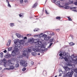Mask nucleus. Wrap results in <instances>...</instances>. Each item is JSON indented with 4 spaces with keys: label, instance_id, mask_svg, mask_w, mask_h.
Segmentation results:
<instances>
[{
    "label": "nucleus",
    "instance_id": "51",
    "mask_svg": "<svg viewBox=\"0 0 77 77\" xmlns=\"http://www.w3.org/2000/svg\"><path fill=\"white\" fill-rule=\"evenodd\" d=\"M6 2L7 3H9V1L8 0H6Z\"/></svg>",
    "mask_w": 77,
    "mask_h": 77
},
{
    "label": "nucleus",
    "instance_id": "60",
    "mask_svg": "<svg viewBox=\"0 0 77 77\" xmlns=\"http://www.w3.org/2000/svg\"><path fill=\"white\" fill-rule=\"evenodd\" d=\"M52 36H54V33H52Z\"/></svg>",
    "mask_w": 77,
    "mask_h": 77
},
{
    "label": "nucleus",
    "instance_id": "8",
    "mask_svg": "<svg viewBox=\"0 0 77 77\" xmlns=\"http://www.w3.org/2000/svg\"><path fill=\"white\" fill-rule=\"evenodd\" d=\"M63 67L65 71H67L68 70L70 69V68H69L68 67V66H63Z\"/></svg>",
    "mask_w": 77,
    "mask_h": 77
},
{
    "label": "nucleus",
    "instance_id": "36",
    "mask_svg": "<svg viewBox=\"0 0 77 77\" xmlns=\"http://www.w3.org/2000/svg\"><path fill=\"white\" fill-rule=\"evenodd\" d=\"M76 8H77L75 7L70 8V9H76Z\"/></svg>",
    "mask_w": 77,
    "mask_h": 77
},
{
    "label": "nucleus",
    "instance_id": "29",
    "mask_svg": "<svg viewBox=\"0 0 77 77\" xmlns=\"http://www.w3.org/2000/svg\"><path fill=\"white\" fill-rule=\"evenodd\" d=\"M39 30V29H38V28H36L34 30V32H38V30Z\"/></svg>",
    "mask_w": 77,
    "mask_h": 77
},
{
    "label": "nucleus",
    "instance_id": "19",
    "mask_svg": "<svg viewBox=\"0 0 77 77\" xmlns=\"http://www.w3.org/2000/svg\"><path fill=\"white\" fill-rule=\"evenodd\" d=\"M17 47V48L18 47H20V42L19 43H18L16 44Z\"/></svg>",
    "mask_w": 77,
    "mask_h": 77
},
{
    "label": "nucleus",
    "instance_id": "41",
    "mask_svg": "<svg viewBox=\"0 0 77 77\" xmlns=\"http://www.w3.org/2000/svg\"><path fill=\"white\" fill-rule=\"evenodd\" d=\"M17 37L19 38H21V35H20V34H19V35H18V36H17Z\"/></svg>",
    "mask_w": 77,
    "mask_h": 77
},
{
    "label": "nucleus",
    "instance_id": "1",
    "mask_svg": "<svg viewBox=\"0 0 77 77\" xmlns=\"http://www.w3.org/2000/svg\"><path fill=\"white\" fill-rule=\"evenodd\" d=\"M29 42H32V43H35V48H33L32 50L34 51H40L41 50V48H45V46L42 44V42L39 41L36 42H35L34 40L32 39H30L29 40Z\"/></svg>",
    "mask_w": 77,
    "mask_h": 77
},
{
    "label": "nucleus",
    "instance_id": "47",
    "mask_svg": "<svg viewBox=\"0 0 77 77\" xmlns=\"http://www.w3.org/2000/svg\"><path fill=\"white\" fill-rule=\"evenodd\" d=\"M8 6H9V7H11V6L10 4H9V2L8 3Z\"/></svg>",
    "mask_w": 77,
    "mask_h": 77
},
{
    "label": "nucleus",
    "instance_id": "53",
    "mask_svg": "<svg viewBox=\"0 0 77 77\" xmlns=\"http://www.w3.org/2000/svg\"><path fill=\"white\" fill-rule=\"evenodd\" d=\"M70 4H72L73 3V1H70Z\"/></svg>",
    "mask_w": 77,
    "mask_h": 77
},
{
    "label": "nucleus",
    "instance_id": "46",
    "mask_svg": "<svg viewBox=\"0 0 77 77\" xmlns=\"http://www.w3.org/2000/svg\"><path fill=\"white\" fill-rule=\"evenodd\" d=\"M45 12L47 15H48V13L47 12V10H46L45 11Z\"/></svg>",
    "mask_w": 77,
    "mask_h": 77
},
{
    "label": "nucleus",
    "instance_id": "17",
    "mask_svg": "<svg viewBox=\"0 0 77 77\" xmlns=\"http://www.w3.org/2000/svg\"><path fill=\"white\" fill-rule=\"evenodd\" d=\"M60 54H59L60 56H62L63 55V52L62 51H60L59 52Z\"/></svg>",
    "mask_w": 77,
    "mask_h": 77
},
{
    "label": "nucleus",
    "instance_id": "4",
    "mask_svg": "<svg viewBox=\"0 0 77 77\" xmlns=\"http://www.w3.org/2000/svg\"><path fill=\"white\" fill-rule=\"evenodd\" d=\"M20 64L23 66L24 67H26L27 66V63H26V61L24 60H21L20 62Z\"/></svg>",
    "mask_w": 77,
    "mask_h": 77
},
{
    "label": "nucleus",
    "instance_id": "25",
    "mask_svg": "<svg viewBox=\"0 0 77 77\" xmlns=\"http://www.w3.org/2000/svg\"><path fill=\"white\" fill-rule=\"evenodd\" d=\"M69 44L70 45L72 46L74 45H75V44L74 43L72 42H71L69 43Z\"/></svg>",
    "mask_w": 77,
    "mask_h": 77
},
{
    "label": "nucleus",
    "instance_id": "24",
    "mask_svg": "<svg viewBox=\"0 0 77 77\" xmlns=\"http://www.w3.org/2000/svg\"><path fill=\"white\" fill-rule=\"evenodd\" d=\"M23 16H24V15L23 13H21L19 14L20 17H23Z\"/></svg>",
    "mask_w": 77,
    "mask_h": 77
},
{
    "label": "nucleus",
    "instance_id": "3",
    "mask_svg": "<svg viewBox=\"0 0 77 77\" xmlns=\"http://www.w3.org/2000/svg\"><path fill=\"white\" fill-rule=\"evenodd\" d=\"M7 63V61L5 58L3 60H1L0 63L2 65H4L5 67H6V63Z\"/></svg>",
    "mask_w": 77,
    "mask_h": 77
},
{
    "label": "nucleus",
    "instance_id": "56",
    "mask_svg": "<svg viewBox=\"0 0 77 77\" xmlns=\"http://www.w3.org/2000/svg\"><path fill=\"white\" fill-rule=\"evenodd\" d=\"M24 39H27V37H26V36L24 37Z\"/></svg>",
    "mask_w": 77,
    "mask_h": 77
},
{
    "label": "nucleus",
    "instance_id": "61",
    "mask_svg": "<svg viewBox=\"0 0 77 77\" xmlns=\"http://www.w3.org/2000/svg\"><path fill=\"white\" fill-rule=\"evenodd\" d=\"M62 76V74L60 73L59 75V76Z\"/></svg>",
    "mask_w": 77,
    "mask_h": 77
},
{
    "label": "nucleus",
    "instance_id": "14",
    "mask_svg": "<svg viewBox=\"0 0 77 77\" xmlns=\"http://www.w3.org/2000/svg\"><path fill=\"white\" fill-rule=\"evenodd\" d=\"M38 3H35L34 4L32 8H36V6L38 5Z\"/></svg>",
    "mask_w": 77,
    "mask_h": 77
},
{
    "label": "nucleus",
    "instance_id": "12",
    "mask_svg": "<svg viewBox=\"0 0 77 77\" xmlns=\"http://www.w3.org/2000/svg\"><path fill=\"white\" fill-rule=\"evenodd\" d=\"M12 41L11 40H8V42L7 44V46H9L11 45V43Z\"/></svg>",
    "mask_w": 77,
    "mask_h": 77
},
{
    "label": "nucleus",
    "instance_id": "44",
    "mask_svg": "<svg viewBox=\"0 0 77 77\" xmlns=\"http://www.w3.org/2000/svg\"><path fill=\"white\" fill-rule=\"evenodd\" d=\"M46 32H47V33L48 35H50V31H46Z\"/></svg>",
    "mask_w": 77,
    "mask_h": 77
},
{
    "label": "nucleus",
    "instance_id": "64",
    "mask_svg": "<svg viewBox=\"0 0 77 77\" xmlns=\"http://www.w3.org/2000/svg\"><path fill=\"white\" fill-rule=\"evenodd\" d=\"M38 55L39 56V55H40V53L38 54Z\"/></svg>",
    "mask_w": 77,
    "mask_h": 77
},
{
    "label": "nucleus",
    "instance_id": "32",
    "mask_svg": "<svg viewBox=\"0 0 77 77\" xmlns=\"http://www.w3.org/2000/svg\"><path fill=\"white\" fill-rule=\"evenodd\" d=\"M15 67H16V68H17V67H19V64H16L15 65Z\"/></svg>",
    "mask_w": 77,
    "mask_h": 77
},
{
    "label": "nucleus",
    "instance_id": "20",
    "mask_svg": "<svg viewBox=\"0 0 77 77\" xmlns=\"http://www.w3.org/2000/svg\"><path fill=\"white\" fill-rule=\"evenodd\" d=\"M10 27H13V26H15V25H14V23H11L10 24Z\"/></svg>",
    "mask_w": 77,
    "mask_h": 77
},
{
    "label": "nucleus",
    "instance_id": "10",
    "mask_svg": "<svg viewBox=\"0 0 77 77\" xmlns=\"http://www.w3.org/2000/svg\"><path fill=\"white\" fill-rule=\"evenodd\" d=\"M20 42V40L19 39H16L14 40V43L15 44H16L18 43H19Z\"/></svg>",
    "mask_w": 77,
    "mask_h": 77
},
{
    "label": "nucleus",
    "instance_id": "18",
    "mask_svg": "<svg viewBox=\"0 0 77 77\" xmlns=\"http://www.w3.org/2000/svg\"><path fill=\"white\" fill-rule=\"evenodd\" d=\"M19 43L20 44H24V41H23V40H19Z\"/></svg>",
    "mask_w": 77,
    "mask_h": 77
},
{
    "label": "nucleus",
    "instance_id": "58",
    "mask_svg": "<svg viewBox=\"0 0 77 77\" xmlns=\"http://www.w3.org/2000/svg\"><path fill=\"white\" fill-rule=\"evenodd\" d=\"M56 30H57V32H59V31L60 30L59 29H57Z\"/></svg>",
    "mask_w": 77,
    "mask_h": 77
},
{
    "label": "nucleus",
    "instance_id": "23",
    "mask_svg": "<svg viewBox=\"0 0 77 77\" xmlns=\"http://www.w3.org/2000/svg\"><path fill=\"white\" fill-rule=\"evenodd\" d=\"M64 59L65 61H68V58H66V57H64Z\"/></svg>",
    "mask_w": 77,
    "mask_h": 77
},
{
    "label": "nucleus",
    "instance_id": "55",
    "mask_svg": "<svg viewBox=\"0 0 77 77\" xmlns=\"http://www.w3.org/2000/svg\"><path fill=\"white\" fill-rule=\"evenodd\" d=\"M74 4L75 5H77V1L75 2Z\"/></svg>",
    "mask_w": 77,
    "mask_h": 77
},
{
    "label": "nucleus",
    "instance_id": "52",
    "mask_svg": "<svg viewBox=\"0 0 77 77\" xmlns=\"http://www.w3.org/2000/svg\"><path fill=\"white\" fill-rule=\"evenodd\" d=\"M4 52L5 53H6V52H7V51H6V50H5L4 51Z\"/></svg>",
    "mask_w": 77,
    "mask_h": 77
},
{
    "label": "nucleus",
    "instance_id": "38",
    "mask_svg": "<svg viewBox=\"0 0 77 77\" xmlns=\"http://www.w3.org/2000/svg\"><path fill=\"white\" fill-rule=\"evenodd\" d=\"M72 11H73V12H77V9H76V10L72 9Z\"/></svg>",
    "mask_w": 77,
    "mask_h": 77
},
{
    "label": "nucleus",
    "instance_id": "43",
    "mask_svg": "<svg viewBox=\"0 0 77 77\" xmlns=\"http://www.w3.org/2000/svg\"><path fill=\"white\" fill-rule=\"evenodd\" d=\"M32 35L30 34H28L27 35V36H30Z\"/></svg>",
    "mask_w": 77,
    "mask_h": 77
},
{
    "label": "nucleus",
    "instance_id": "54",
    "mask_svg": "<svg viewBox=\"0 0 77 77\" xmlns=\"http://www.w3.org/2000/svg\"><path fill=\"white\" fill-rule=\"evenodd\" d=\"M76 60H76V61L75 62H76V61L77 60V56H76L75 57Z\"/></svg>",
    "mask_w": 77,
    "mask_h": 77
},
{
    "label": "nucleus",
    "instance_id": "6",
    "mask_svg": "<svg viewBox=\"0 0 77 77\" xmlns=\"http://www.w3.org/2000/svg\"><path fill=\"white\" fill-rule=\"evenodd\" d=\"M67 57L69 59V60L70 61V62H75L76 61V60H74V59H72L71 58V57L69 55H68L67 56Z\"/></svg>",
    "mask_w": 77,
    "mask_h": 77
},
{
    "label": "nucleus",
    "instance_id": "57",
    "mask_svg": "<svg viewBox=\"0 0 77 77\" xmlns=\"http://www.w3.org/2000/svg\"><path fill=\"white\" fill-rule=\"evenodd\" d=\"M48 39H50V38H51V37L50 36H48Z\"/></svg>",
    "mask_w": 77,
    "mask_h": 77
},
{
    "label": "nucleus",
    "instance_id": "2",
    "mask_svg": "<svg viewBox=\"0 0 77 77\" xmlns=\"http://www.w3.org/2000/svg\"><path fill=\"white\" fill-rule=\"evenodd\" d=\"M45 50V47L42 48H41V50L40 51H35V52H32V56H36V52H41V51H44Z\"/></svg>",
    "mask_w": 77,
    "mask_h": 77
},
{
    "label": "nucleus",
    "instance_id": "27",
    "mask_svg": "<svg viewBox=\"0 0 77 77\" xmlns=\"http://www.w3.org/2000/svg\"><path fill=\"white\" fill-rule=\"evenodd\" d=\"M15 69V67L12 66H11L10 69Z\"/></svg>",
    "mask_w": 77,
    "mask_h": 77
},
{
    "label": "nucleus",
    "instance_id": "48",
    "mask_svg": "<svg viewBox=\"0 0 77 77\" xmlns=\"http://www.w3.org/2000/svg\"><path fill=\"white\" fill-rule=\"evenodd\" d=\"M31 65H33V64H34V62H33V61H31Z\"/></svg>",
    "mask_w": 77,
    "mask_h": 77
},
{
    "label": "nucleus",
    "instance_id": "50",
    "mask_svg": "<svg viewBox=\"0 0 77 77\" xmlns=\"http://www.w3.org/2000/svg\"><path fill=\"white\" fill-rule=\"evenodd\" d=\"M53 1H52V2H53V3H54V2H56V0H53Z\"/></svg>",
    "mask_w": 77,
    "mask_h": 77
},
{
    "label": "nucleus",
    "instance_id": "7",
    "mask_svg": "<svg viewBox=\"0 0 77 77\" xmlns=\"http://www.w3.org/2000/svg\"><path fill=\"white\" fill-rule=\"evenodd\" d=\"M5 57L7 59H9L11 57V54L9 53H7V54L5 55Z\"/></svg>",
    "mask_w": 77,
    "mask_h": 77
},
{
    "label": "nucleus",
    "instance_id": "31",
    "mask_svg": "<svg viewBox=\"0 0 77 77\" xmlns=\"http://www.w3.org/2000/svg\"><path fill=\"white\" fill-rule=\"evenodd\" d=\"M53 43H51L49 45V46L48 47V48H50V47H51V46L53 44Z\"/></svg>",
    "mask_w": 77,
    "mask_h": 77
},
{
    "label": "nucleus",
    "instance_id": "16",
    "mask_svg": "<svg viewBox=\"0 0 77 77\" xmlns=\"http://www.w3.org/2000/svg\"><path fill=\"white\" fill-rule=\"evenodd\" d=\"M60 1H57V2H55V3L56 5H59V6H60Z\"/></svg>",
    "mask_w": 77,
    "mask_h": 77
},
{
    "label": "nucleus",
    "instance_id": "45",
    "mask_svg": "<svg viewBox=\"0 0 77 77\" xmlns=\"http://www.w3.org/2000/svg\"><path fill=\"white\" fill-rule=\"evenodd\" d=\"M20 3H23V0H20Z\"/></svg>",
    "mask_w": 77,
    "mask_h": 77
},
{
    "label": "nucleus",
    "instance_id": "59",
    "mask_svg": "<svg viewBox=\"0 0 77 77\" xmlns=\"http://www.w3.org/2000/svg\"><path fill=\"white\" fill-rule=\"evenodd\" d=\"M16 35L17 36H18V35H19V34L16 33Z\"/></svg>",
    "mask_w": 77,
    "mask_h": 77
},
{
    "label": "nucleus",
    "instance_id": "49",
    "mask_svg": "<svg viewBox=\"0 0 77 77\" xmlns=\"http://www.w3.org/2000/svg\"><path fill=\"white\" fill-rule=\"evenodd\" d=\"M67 65H68V66H71V64L70 63H69Z\"/></svg>",
    "mask_w": 77,
    "mask_h": 77
},
{
    "label": "nucleus",
    "instance_id": "63",
    "mask_svg": "<svg viewBox=\"0 0 77 77\" xmlns=\"http://www.w3.org/2000/svg\"><path fill=\"white\" fill-rule=\"evenodd\" d=\"M27 2V0H25V2Z\"/></svg>",
    "mask_w": 77,
    "mask_h": 77
},
{
    "label": "nucleus",
    "instance_id": "26",
    "mask_svg": "<svg viewBox=\"0 0 77 77\" xmlns=\"http://www.w3.org/2000/svg\"><path fill=\"white\" fill-rule=\"evenodd\" d=\"M12 47H11L8 48V51H11L12 50Z\"/></svg>",
    "mask_w": 77,
    "mask_h": 77
},
{
    "label": "nucleus",
    "instance_id": "39",
    "mask_svg": "<svg viewBox=\"0 0 77 77\" xmlns=\"http://www.w3.org/2000/svg\"><path fill=\"white\" fill-rule=\"evenodd\" d=\"M23 71H26V68H23L22 69Z\"/></svg>",
    "mask_w": 77,
    "mask_h": 77
},
{
    "label": "nucleus",
    "instance_id": "30",
    "mask_svg": "<svg viewBox=\"0 0 77 77\" xmlns=\"http://www.w3.org/2000/svg\"><path fill=\"white\" fill-rule=\"evenodd\" d=\"M70 57H71V58L72 59H73V58H75V57H74V54H72L71 56H70Z\"/></svg>",
    "mask_w": 77,
    "mask_h": 77
},
{
    "label": "nucleus",
    "instance_id": "22",
    "mask_svg": "<svg viewBox=\"0 0 77 77\" xmlns=\"http://www.w3.org/2000/svg\"><path fill=\"white\" fill-rule=\"evenodd\" d=\"M54 38H52L50 39L49 40V42H51H51H53V41H54Z\"/></svg>",
    "mask_w": 77,
    "mask_h": 77
},
{
    "label": "nucleus",
    "instance_id": "11",
    "mask_svg": "<svg viewBox=\"0 0 77 77\" xmlns=\"http://www.w3.org/2000/svg\"><path fill=\"white\" fill-rule=\"evenodd\" d=\"M10 60H11L12 61H16V60H17V58H14V57H11V58L10 59Z\"/></svg>",
    "mask_w": 77,
    "mask_h": 77
},
{
    "label": "nucleus",
    "instance_id": "35",
    "mask_svg": "<svg viewBox=\"0 0 77 77\" xmlns=\"http://www.w3.org/2000/svg\"><path fill=\"white\" fill-rule=\"evenodd\" d=\"M64 8L66 9H69V7L68 6H66V7H64Z\"/></svg>",
    "mask_w": 77,
    "mask_h": 77
},
{
    "label": "nucleus",
    "instance_id": "21",
    "mask_svg": "<svg viewBox=\"0 0 77 77\" xmlns=\"http://www.w3.org/2000/svg\"><path fill=\"white\" fill-rule=\"evenodd\" d=\"M63 56L64 57H66V53L64 51V52H63Z\"/></svg>",
    "mask_w": 77,
    "mask_h": 77
},
{
    "label": "nucleus",
    "instance_id": "37",
    "mask_svg": "<svg viewBox=\"0 0 77 77\" xmlns=\"http://www.w3.org/2000/svg\"><path fill=\"white\" fill-rule=\"evenodd\" d=\"M64 57H63V56H62H62H60V58H59V59H64Z\"/></svg>",
    "mask_w": 77,
    "mask_h": 77
},
{
    "label": "nucleus",
    "instance_id": "13",
    "mask_svg": "<svg viewBox=\"0 0 77 77\" xmlns=\"http://www.w3.org/2000/svg\"><path fill=\"white\" fill-rule=\"evenodd\" d=\"M38 35L39 36V38L42 37V36H47V35L45 34L43 35V33H41L40 34Z\"/></svg>",
    "mask_w": 77,
    "mask_h": 77
},
{
    "label": "nucleus",
    "instance_id": "9",
    "mask_svg": "<svg viewBox=\"0 0 77 77\" xmlns=\"http://www.w3.org/2000/svg\"><path fill=\"white\" fill-rule=\"evenodd\" d=\"M17 53L15 51L13 50L12 51L11 54L13 56H16V53Z\"/></svg>",
    "mask_w": 77,
    "mask_h": 77
},
{
    "label": "nucleus",
    "instance_id": "33",
    "mask_svg": "<svg viewBox=\"0 0 77 77\" xmlns=\"http://www.w3.org/2000/svg\"><path fill=\"white\" fill-rule=\"evenodd\" d=\"M67 17L68 18V20L69 21H72V19L70 18V17Z\"/></svg>",
    "mask_w": 77,
    "mask_h": 77
},
{
    "label": "nucleus",
    "instance_id": "15",
    "mask_svg": "<svg viewBox=\"0 0 77 77\" xmlns=\"http://www.w3.org/2000/svg\"><path fill=\"white\" fill-rule=\"evenodd\" d=\"M19 50L17 47L15 46L14 47V51H15L16 52H17V51H18Z\"/></svg>",
    "mask_w": 77,
    "mask_h": 77
},
{
    "label": "nucleus",
    "instance_id": "40",
    "mask_svg": "<svg viewBox=\"0 0 77 77\" xmlns=\"http://www.w3.org/2000/svg\"><path fill=\"white\" fill-rule=\"evenodd\" d=\"M27 51H28V52H30L32 51V50H31V49H28Z\"/></svg>",
    "mask_w": 77,
    "mask_h": 77
},
{
    "label": "nucleus",
    "instance_id": "5",
    "mask_svg": "<svg viewBox=\"0 0 77 77\" xmlns=\"http://www.w3.org/2000/svg\"><path fill=\"white\" fill-rule=\"evenodd\" d=\"M22 53L23 56H26L28 54V52L26 49H23L22 51Z\"/></svg>",
    "mask_w": 77,
    "mask_h": 77
},
{
    "label": "nucleus",
    "instance_id": "34",
    "mask_svg": "<svg viewBox=\"0 0 77 77\" xmlns=\"http://www.w3.org/2000/svg\"><path fill=\"white\" fill-rule=\"evenodd\" d=\"M44 39L45 41H47L49 39L48 37H45L44 38Z\"/></svg>",
    "mask_w": 77,
    "mask_h": 77
},
{
    "label": "nucleus",
    "instance_id": "62",
    "mask_svg": "<svg viewBox=\"0 0 77 77\" xmlns=\"http://www.w3.org/2000/svg\"><path fill=\"white\" fill-rule=\"evenodd\" d=\"M70 36L71 37V38H73V36H72V35H70Z\"/></svg>",
    "mask_w": 77,
    "mask_h": 77
},
{
    "label": "nucleus",
    "instance_id": "42",
    "mask_svg": "<svg viewBox=\"0 0 77 77\" xmlns=\"http://www.w3.org/2000/svg\"><path fill=\"white\" fill-rule=\"evenodd\" d=\"M0 56H2V57H3V53H0Z\"/></svg>",
    "mask_w": 77,
    "mask_h": 77
},
{
    "label": "nucleus",
    "instance_id": "28",
    "mask_svg": "<svg viewBox=\"0 0 77 77\" xmlns=\"http://www.w3.org/2000/svg\"><path fill=\"white\" fill-rule=\"evenodd\" d=\"M56 19L57 20H60V17L58 16L56 17Z\"/></svg>",
    "mask_w": 77,
    "mask_h": 77
}]
</instances>
